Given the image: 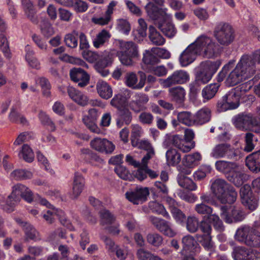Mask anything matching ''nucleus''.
Here are the masks:
<instances>
[{"label":"nucleus","mask_w":260,"mask_h":260,"mask_svg":"<svg viewBox=\"0 0 260 260\" xmlns=\"http://www.w3.org/2000/svg\"><path fill=\"white\" fill-rule=\"evenodd\" d=\"M218 45L210 37L202 35L190 44L180 54L179 62L182 67H186L196 59L197 55L211 58L217 56Z\"/></svg>","instance_id":"f257e3e1"},{"label":"nucleus","mask_w":260,"mask_h":260,"mask_svg":"<svg viewBox=\"0 0 260 260\" xmlns=\"http://www.w3.org/2000/svg\"><path fill=\"white\" fill-rule=\"evenodd\" d=\"M260 64V50L252 55H243L235 69L228 75L226 82L234 86L250 78L255 72L256 66Z\"/></svg>","instance_id":"f03ea898"},{"label":"nucleus","mask_w":260,"mask_h":260,"mask_svg":"<svg viewBox=\"0 0 260 260\" xmlns=\"http://www.w3.org/2000/svg\"><path fill=\"white\" fill-rule=\"evenodd\" d=\"M250 87L246 83L241 84L234 88L233 94L223 96L217 103L218 111L223 112L237 108L239 105L240 98L249 90Z\"/></svg>","instance_id":"7ed1b4c3"},{"label":"nucleus","mask_w":260,"mask_h":260,"mask_svg":"<svg viewBox=\"0 0 260 260\" xmlns=\"http://www.w3.org/2000/svg\"><path fill=\"white\" fill-rule=\"evenodd\" d=\"M118 43L120 50L117 51V55L120 61L124 66H132L134 64L133 59L139 55L137 45L132 41L122 40H118Z\"/></svg>","instance_id":"20e7f679"},{"label":"nucleus","mask_w":260,"mask_h":260,"mask_svg":"<svg viewBox=\"0 0 260 260\" xmlns=\"http://www.w3.org/2000/svg\"><path fill=\"white\" fill-rule=\"evenodd\" d=\"M213 35L220 45L228 46L235 39L234 30L229 23L220 22L217 23L213 31Z\"/></svg>","instance_id":"39448f33"},{"label":"nucleus","mask_w":260,"mask_h":260,"mask_svg":"<svg viewBox=\"0 0 260 260\" xmlns=\"http://www.w3.org/2000/svg\"><path fill=\"white\" fill-rule=\"evenodd\" d=\"M211 157L219 159L225 158L232 160H237L242 157L240 151L231 145L226 143L219 144L215 145L210 153Z\"/></svg>","instance_id":"423d86ee"},{"label":"nucleus","mask_w":260,"mask_h":260,"mask_svg":"<svg viewBox=\"0 0 260 260\" xmlns=\"http://www.w3.org/2000/svg\"><path fill=\"white\" fill-rule=\"evenodd\" d=\"M220 64L221 62L219 60L202 62L200 64V71L197 73L196 79L202 84L208 83Z\"/></svg>","instance_id":"0eeeda50"},{"label":"nucleus","mask_w":260,"mask_h":260,"mask_svg":"<svg viewBox=\"0 0 260 260\" xmlns=\"http://www.w3.org/2000/svg\"><path fill=\"white\" fill-rule=\"evenodd\" d=\"M189 80V75L183 70L174 72L167 78L160 79L159 82L164 88H168L176 84H182L186 83Z\"/></svg>","instance_id":"6e6552de"},{"label":"nucleus","mask_w":260,"mask_h":260,"mask_svg":"<svg viewBox=\"0 0 260 260\" xmlns=\"http://www.w3.org/2000/svg\"><path fill=\"white\" fill-rule=\"evenodd\" d=\"M220 210L221 216L227 223L241 221L245 218V214L240 208L235 207L228 208L226 206H222Z\"/></svg>","instance_id":"1a4fd4ad"},{"label":"nucleus","mask_w":260,"mask_h":260,"mask_svg":"<svg viewBox=\"0 0 260 260\" xmlns=\"http://www.w3.org/2000/svg\"><path fill=\"white\" fill-rule=\"evenodd\" d=\"M233 256L235 260H260V252L244 247L237 246L233 249Z\"/></svg>","instance_id":"9d476101"},{"label":"nucleus","mask_w":260,"mask_h":260,"mask_svg":"<svg viewBox=\"0 0 260 260\" xmlns=\"http://www.w3.org/2000/svg\"><path fill=\"white\" fill-rule=\"evenodd\" d=\"M147 16L153 20L164 21L170 17L167 13V8H160L152 2H149L145 7Z\"/></svg>","instance_id":"9b49d317"},{"label":"nucleus","mask_w":260,"mask_h":260,"mask_svg":"<svg viewBox=\"0 0 260 260\" xmlns=\"http://www.w3.org/2000/svg\"><path fill=\"white\" fill-rule=\"evenodd\" d=\"M149 101L148 96L144 93L136 92L128 104L129 108L135 113H138L146 109V104Z\"/></svg>","instance_id":"f8f14e48"},{"label":"nucleus","mask_w":260,"mask_h":260,"mask_svg":"<svg viewBox=\"0 0 260 260\" xmlns=\"http://www.w3.org/2000/svg\"><path fill=\"white\" fill-rule=\"evenodd\" d=\"M240 193L241 202L245 207L251 210L256 209L257 206V200L252 195L250 185H243L240 189Z\"/></svg>","instance_id":"ddd939ff"},{"label":"nucleus","mask_w":260,"mask_h":260,"mask_svg":"<svg viewBox=\"0 0 260 260\" xmlns=\"http://www.w3.org/2000/svg\"><path fill=\"white\" fill-rule=\"evenodd\" d=\"M149 191L147 187L136 188L134 190L127 191L125 195L126 198L134 204L138 205L142 204L147 199Z\"/></svg>","instance_id":"4468645a"},{"label":"nucleus","mask_w":260,"mask_h":260,"mask_svg":"<svg viewBox=\"0 0 260 260\" xmlns=\"http://www.w3.org/2000/svg\"><path fill=\"white\" fill-rule=\"evenodd\" d=\"M229 188V185L225 180L217 178L211 184V190L213 196L219 201H224V196Z\"/></svg>","instance_id":"2eb2a0df"},{"label":"nucleus","mask_w":260,"mask_h":260,"mask_svg":"<svg viewBox=\"0 0 260 260\" xmlns=\"http://www.w3.org/2000/svg\"><path fill=\"white\" fill-rule=\"evenodd\" d=\"M90 146L95 150L106 154L111 153L115 149V145L106 139L95 138L90 141Z\"/></svg>","instance_id":"dca6fc26"},{"label":"nucleus","mask_w":260,"mask_h":260,"mask_svg":"<svg viewBox=\"0 0 260 260\" xmlns=\"http://www.w3.org/2000/svg\"><path fill=\"white\" fill-rule=\"evenodd\" d=\"M140 74V80L138 83V78L136 74L133 72L128 73L125 75V84L129 87L134 89H140L142 88L145 84L146 75L143 72H139Z\"/></svg>","instance_id":"f3484780"},{"label":"nucleus","mask_w":260,"mask_h":260,"mask_svg":"<svg viewBox=\"0 0 260 260\" xmlns=\"http://www.w3.org/2000/svg\"><path fill=\"white\" fill-rule=\"evenodd\" d=\"M169 205V210L175 221L180 224L184 223L186 216L185 214L178 208V203L173 198L168 197L166 199Z\"/></svg>","instance_id":"a211bd4d"},{"label":"nucleus","mask_w":260,"mask_h":260,"mask_svg":"<svg viewBox=\"0 0 260 260\" xmlns=\"http://www.w3.org/2000/svg\"><path fill=\"white\" fill-rule=\"evenodd\" d=\"M70 75L71 80L78 83V85L80 87L86 86L89 82V75L81 68H74L71 70Z\"/></svg>","instance_id":"6ab92c4d"},{"label":"nucleus","mask_w":260,"mask_h":260,"mask_svg":"<svg viewBox=\"0 0 260 260\" xmlns=\"http://www.w3.org/2000/svg\"><path fill=\"white\" fill-rule=\"evenodd\" d=\"M99 114L95 109H91L88 111V115L83 118V121L90 131L95 134H100L101 130L95 124V121Z\"/></svg>","instance_id":"aec40b11"},{"label":"nucleus","mask_w":260,"mask_h":260,"mask_svg":"<svg viewBox=\"0 0 260 260\" xmlns=\"http://www.w3.org/2000/svg\"><path fill=\"white\" fill-rule=\"evenodd\" d=\"M226 178L236 186H240L247 179V175L242 172L241 168L238 165L237 169H233L228 173Z\"/></svg>","instance_id":"412c9836"},{"label":"nucleus","mask_w":260,"mask_h":260,"mask_svg":"<svg viewBox=\"0 0 260 260\" xmlns=\"http://www.w3.org/2000/svg\"><path fill=\"white\" fill-rule=\"evenodd\" d=\"M85 184V181L81 175L78 172L75 173L73 184L72 187V192L71 194V198L73 199H77L82 192Z\"/></svg>","instance_id":"4be33fe9"},{"label":"nucleus","mask_w":260,"mask_h":260,"mask_svg":"<svg viewBox=\"0 0 260 260\" xmlns=\"http://www.w3.org/2000/svg\"><path fill=\"white\" fill-rule=\"evenodd\" d=\"M246 165L253 173L260 172V150L249 154L246 158Z\"/></svg>","instance_id":"5701e85b"},{"label":"nucleus","mask_w":260,"mask_h":260,"mask_svg":"<svg viewBox=\"0 0 260 260\" xmlns=\"http://www.w3.org/2000/svg\"><path fill=\"white\" fill-rule=\"evenodd\" d=\"M253 119L248 115H238L235 116L233 119V122L238 129L247 130L252 127V123Z\"/></svg>","instance_id":"b1692460"},{"label":"nucleus","mask_w":260,"mask_h":260,"mask_svg":"<svg viewBox=\"0 0 260 260\" xmlns=\"http://www.w3.org/2000/svg\"><path fill=\"white\" fill-rule=\"evenodd\" d=\"M96 89L98 94L102 99L108 100L112 96V87L106 81L102 80H98L96 84Z\"/></svg>","instance_id":"393cba45"},{"label":"nucleus","mask_w":260,"mask_h":260,"mask_svg":"<svg viewBox=\"0 0 260 260\" xmlns=\"http://www.w3.org/2000/svg\"><path fill=\"white\" fill-rule=\"evenodd\" d=\"M211 118V110L207 108H203L198 111L194 116L195 124H203L208 122Z\"/></svg>","instance_id":"a878e982"},{"label":"nucleus","mask_w":260,"mask_h":260,"mask_svg":"<svg viewBox=\"0 0 260 260\" xmlns=\"http://www.w3.org/2000/svg\"><path fill=\"white\" fill-rule=\"evenodd\" d=\"M253 229L248 226H244L239 228L235 234V238L239 241L244 243L246 245L247 240L253 232Z\"/></svg>","instance_id":"bb28decb"},{"label":"nucleus","mask_w":260,"mask_h":260,"mask_svg":"<svg viewBox=\"0 0 260 260\" xmlns=\"http://www.w3.org/2000/svg\"><path fill=\"white\" fill-rule=\"evenodd\" d=\"M176 113L177 118L180 123L186 126H192L195 124L194 117L190 112L182 111Z\"/></svg>","instance_id":"cd10ccee"},{"label":"nucleus","mask_w":260,"mask_h":260,"mask_svg":"<svg viewBox=\"0 0 260 260\" xmlns=\"http://www.w3.org/2000/svg\"><path fill=\"white\" fill-rule=\"evenodd\" d=\"M111 35L109 31L103 29L99 32L93 40V45L94 47L99 48L103 46L106 43L109 41Z\"/></svg>","instance_id":"c85d7f7f"},{"label":"nucleus","mask_w":260,"mask_h":260,"mask_svg":"<svg viewBox=\"0 0 260 260\" xmlns=\"http://www.w3.org/2000/svg\"><path fill=\"white\" fill-rule=\"evenodd\" d=\"M169 92L172 99L177 103H181L184 101L186 94L183 87L177 86L171 88L169 90Z\"/></svg>","instance_id":"c756f323"},{"label":"nucleus","mask_w":260,"mask_h":260,"mask_svg":"<svg viewBox=\"0 0 260 260\" xmlns=\"http://www.w3.org/2000/svg\"><path fill=\"white\" fill-rule=\"evenodd\" d=\"M220 85L219 83L210 84L203 88L202 95L204 102L213 98L217 92Z\"/></svg>","instance_id":"7c9ffc66"},{"label":"nucleus","mask_w":260,"mask_h":260,"mask_svg":"<svg viewBox=\"0 0 260 260\" xmlns=\"http://www.w3.org/2000/svg\"><path fill=\"white\" fill-rule=\"evenodd\" d=\"M215 167L220 172L230 173L233 169H237L238 164L233 162L218 160L215 163Z\"/></svg>","instance_id":"2f4dec72"},{"label":"nucleus","mask_w":260,"mask_h":260,"mask_svg":"<svg viewBox=\"0 0 260 260\" xmlns=\"http://www.w3.org/2000/svg\"><path fill=\"white\" fill-rule=\"evenodd\" d=\"M157 27L167 37L169 38L174 37L177 33V29L172 23H158Z\"/></svg>","instance_id":"473e14b6"},{"label":"nucleus","mask_w":260,"mask_h":260,"mask_svg":"<svg viewBox=\"0 0 260 260\" xmlns=\"http://www.w3.org/2000/svg\"><path fill=\"white\" fill-rule=\"evenodd\" d=\"M149 38L152 43L157 46H161L165 44V38L156 30L153 26L149 27Z\"/></svg>","instance_id":"72a5a7b5"},{"label":"nucleus","mask_w":260,"mask_h":260,"mask_svg":"<svg viewBox=\"0 0 260 260\" xmlns=\"http://www.w3.org/2000/svg\"><path fill=\"white\" fill-rule=\"evenodd\" d=\"M178 183L181 187L190 191L196 190L197 188L196 184L190 178L182 174L178 176Z\"/></svg>","instance_id":"f704fd0d"},{"label":"nucleus","mask_w":260,"mask_h":260,"mask_svg":"<svg viewBox=\"0 0 260 260\" xmlns=\"http://www.w3.org/2000/svg\"><path fill=\"white\" fill-rule=\"evenodd\" d=\"M149 208L153 213H155L157 214H160L169 219L171 218L170 215L166 211L164 206L162 204L156 201L149 202Z\"/></svg>","instance_id":"c9c22d12"},{"label":"nucleus","mask_w":260,"mask_h":260,"mask_svg":"<svg viewBox=\"0 0 260 260\" xmlns=\"http://www.w3.org/2000/svg\"><path fill=\"white\" fill-rule=\"evenodd\" d=\"M132 119V113L129 110L126 109L121 111L118 116L116 120L117 125L119 127H121L124 123L126 125L129 124Z\"/></svg>","instance_id":"e433bc0d"},{"label":"nucleus","mask_w":260,"mask_h":260,"mask_svg":"<svg viewBox=\"0 0 260 260\" xmlns=\"http://www.w3.org/2000/svg\"><path fill=\"white\" fill-rule=\"evenodd\" d=\"M167 161L169 166L178 164L181 160V155L175 149L168 150L166 154Z\"/></svg>","instance_id":"4c0bfd02"},{"label":"nucleus","mask_w":260,"mask_h":260,"mask_svg":"<svg viewBox=\"0 0 260 260\" xmlns=\"http://www.w3.org/2000/svg\"><path fill=\"white\" fill-rule=\"evenodd\" d=\"M202 159V155L199 152L186 155L183 159L184 164L189 167H192L197 165Z\"/></svg>","instance_id":"58836bf2"},{"label":"nucleus","mask_w":260,"mask_h":260,"mask_svg":"<svg viewBox=\"0 0 260 260\" xmlns=\"http://www.w3.org/2000/svg\"><path fill=\"white\" fill-rule=\"evenodd\" d=\"M26 52L25 59L29 66L32 68L39 69L40 64L38 60L34 56V52L29 46L25 47Z\"/></svg>","instance_id":"ea45409f"},{"label":"nucleus","mask_w":260,"mask_h":260,"mask_svg":"<svg viewBox=\"0 0 260 260\" xmlns=\"http://www.w3.org/2000/svg\"><path fill=\"white\" fill-rule=\"evenodd\" d=\"M186 230L190 233L198 231L200 222L198 218L194 215L188 216L185 219Z\"/></svg>","instance_id":"a19ab883"},{"label":"nucleus","mask_w":260,"mask_h":260,"mask_svg":"<svg viewBox=\"0 0 260 260\" xmlns=\"http://www.w3.org/2000/svg\"><path fill=\"white\" fill-rule=\"evenodd\" d=\"M101 222L102 225L112 224L116 220V217L109 210L105 209L101 210L100 212Z\"/></svg>","instance_id":"79ce46f5"},{"label":"nucleus","mask_w":260,"mask_h":260,"mask_svg":"<svg viewBox=\"0 0 260 260\" xmlns=\"http://www.w3.org/2000/svg\"><path fill=\"white\" fill-rule=\"evenodd\" d=\"M11 177L16 180H22L29 179L32 177V173L29 171L17 169L11 173Z\"/></svg>","instance_id":"37998d69"},{"label":"nucleus","mask_w":260,"mask_h":260,"mask_svg":"<svg viewBox=\"0 0 260 260\" xmlns=\"http://www.w3.org/2000/svg\"><path fill=\"white\" fill-rule=\"evenodd\" d=\"M182 243L183 245V251L191 252L198 245L193 237L187 235L182 238Z\"/></svg>","instance_id":"c03bdc74"},{"label":"nucleus","mask_w":260,"mask_h":260,"mask_svg":"<svg viewBox=\"0 0 260 260\" xmlns=\"http://www.w3.org/2000/svg\"><path fill=\"white\" fill-rule=\"evenodd\" d=\"M157 230L170 237H173L176 235L175 232L171 227L170 223L164 219L160 222Z\"/></svg>","instance_id":"a18cd8bd"},{"label":"nucleus","mask_w":260,"mask_h":260,"mask_svg":"<svg viewBox=\"0 0 260 260\" xmlns=\"http://www.w3.org/2000/svg\"><path fill=\"white\" fill-rule=\"evenodd\" d=\"M184 142V139H182L181 137L179 135H175L166 138L164 142L163 145L164 147L168 148L171 146V144H172L174 146L179 149L182 143Z\"/></svg>","instance_id":"49530a36"},{"label":"nucleus","mask_w":260,"mask_h":260,"mask_svg":"<svg viewBox=\"0 0 260 260\" xmlns=\"http://www.w3.org/2000/svg\"><path fill=\"white\" fill-rule=\"evenodd\" d=\"M19 156L28 162H31L34 159V153L27 144L23 145L21 151L19 153Z\"/></svg>","instance_id":"de8ad7c7"},{"label":"nucleus","mask_w":260,"mask_h":260,"mask_svg":"<svg viewBox=\"0 0 260 260\" xmlns=\"http://www.w3.org/2000/svg\"><path fill=\"white\" fill-rule=\"evenodd\" d=\"M211 171V168L208 165H202L200 168L193 173L194 179L196 180H201L205 178L206 176Z\"/></svg>","instance_id":"09e8293b"},{"label":"nucleus","mask_w":260,"mask_h":260,"mask_svg":"<svg viewBox=\"0 0 260 260\" xmlns=\"http://www.w3.org/2000/svg\"><path fill=\"white\" fill-rule=\"evenodd\" d=\"M146 240L149 244L157 247L160 246L163 241L162 236L155 233L148 234L147 235Z\"/></svg>","instance_id":"8fccbe9b"},{"label":"nucleus","mask_w":260,"mask_h":260,"mask_svg":"<svg viewBox=\"0 0 260 260\" xmlns=\"http://www.w3.org/2000/svg\"><path fill=\"white\" fill-rule=\"evenodd\" d=\"M132 127L131 143L133 146H136L139 138L143 134V129L138 124H133Z\"/></svg>","instance_id":"3c124183"},{"label":"nucleus","mask_w":260,"mask_h":260,"mask_svg":"<svg viewBox=\"0 0 260 260\" xmlns=\"http://www.w3.org/2000/svg\"><path fill=\"white\" fill-rule=\"evenodd\" d=\"M194 211L200 215L209 216L213 212V209L210 206L204 203L197 204L194 207Z\"/></svg>","instance_id":"603ef678"},{"label":"nucleus","mask_w":260,"mask_h":260,"mask_svg":"<svg viewBox=\"0 0 260 260\" xmlns=\"http://www.w3.org/2000/svg\"><path fill=\"white\" fill-rule=\"evenodd\" d=\"M246 245L253 247H260V233L254 229L253 232L247 240Z\"/></svg>","instance_id":"864d4df0"},{"label":"nucleus","mask_w":260,"mask_h":260,"mask_svg":"<svg viewBox=\"0 0 260 260\" xmlns=\"http://www.w3.org/2000/svg\"><path fill=\"white\" fill-rule=\"evenodd\" d=\"M110 104L113 107L119 110H121L127 105L121 93L115 94L111 100Z\"/></svg>","instance_id":"5fc2aeb1"},{"label":"nucleus","mask_w":260,"mask_h":260,"mask_svg":"<svg viewBox=\"0 0 260 260\" xmlns=\"http://www.w3.org/2000/svg\"><path fill=\"white\" fill-rule=\"evenodd\" d=\"M198 238L199 242L205 249L211 251L213 250L214 245L212 242L210 235L199 236Z\"/></svg>","instance_id":"6e6d98bb"},{"label":"nucleus","mask_w":260,"mask_h":260,"mask_svg":"<svg viewBox=\"0 0 260 260\" xmlns=\"http://www.w3.org/2000/svg\"><path fill=\"white\" fill-rule=\"evenodd\" d=\"M78 33L74 31L72 34H69L65 36L64 41L66 45L70 48H76L78 45V40L76 37Z\"/></svg>","instance_id":"4d7b16f0"},{"label":"nucleus","mask_w":260,"mask_h":260,"mask_svg":"<svg viewBox=\"0 0 260 260\" xmlns=\"http://www.w3.org/2000/svg\"><path fill=\"white\" fill-rule=\"evenodd\" d=\"M143 61L146 64L159 63V59L149 50H145L143 54Z\"/></svg>","instance_id":"13d9d810"},{"label":"nucleus","mask_w":260,"mask_h":260,"mask_svg":"<svg viewBox=\"0 0 260 260\" xmlns=\"http://www.w3.org/2000/svg\"><path fill=\"white\" fill-rule=\"evenodd\" d=\"M11 121L15 123L24 124L26 122L25 118L18 113L16 109L12 108L9 116Z\"/></svg>","instance_id":"bf43d9fd"},{"label":"nucleus","mask_w":260,"mask_h":260,"mask_svg":"<svg viewBox=\"0 0 260 260\" xmlns=\"http://www.w3.org/2000/svg\"><path fill=\"white\" fill-rule=\"evenodd\" d=\"M36 82L42 87L43 95L46 97L49 96L51 86L48 80L44 77H40L38 79Z\"/></svg>","instance_id":"052dcab7"},{"label":"nucleus","mask_w":260,"mask_h":260,"mask_svg":"<svg viewBox=\"0 0 260 260\" xmlns=\"http://www.w3.org/2000/svg\"><path fill=\"white\" fill-rule=\"evenodd\" d=\"M39 118L41 123L44 125L48 126L51 131H54L55 130L54 123L45 112L40 111L39 114Z\"/></svg>","instance_id":"680f3d73"},{"label":"nucleus","mask_w":260,"mask_h":260,"mask_svg":"<svg viewBox=\"0 0 260 260\" xmlns=\"http://www.w3.org/2000/svg\"><path fill=\"white\" fill-rule=\"evenodd\" d=\"M42 34L47 38H49L54 34V30L50 23L47 20L42 22L41 25Z\"/></svg>","instance_id":"e2e57ef3"},{"label":"nucleus","mask_w":260,"mask_h":260,"mask_svg":"<svg viewBox=\"0 0 260 260\" xmlns=\"http://www.w3.org/2000/svg\"><path fill=\"white\" fill-rule=\"evenodd\" d=\"M237 197V192L234 189L233 187H229L227 190V192H226L224 196L225 201L224 202L222 201H220V202L222 204H232L235 202Z\"/></svg>","instance_id":"0e129e2a"},{"label":"nucleus","mask_w":260,"mask_h":260,"mask_svg":"<svg viewBox=\"0 0 260 260\" xmlns=\"http://www.w3.org/2000/svg\"><path fill=\"white\" fill-rule=\"evenodd\" d=\"M117 28L121 32L128 35L131 30V25L126 19H119L117 20Z\"/></svg>","instance_id":"69168bd1"},{"label":"nucleus","mask_w":260,"mask_h":260,"mask_svg":"<svg viewBox=\"0 0 260 260\" xmlns=\"http://www.w3.org/2000/svg\"><path fill=\"white\" fill-rule=\"evenodd\" d=\"M114 170L118 176L123 180H129L132 178L129 171L124 166H118Z\"/></svg>","instance_id":"338daca9"},{"label":"nucleus","mask_w":260,"mask_h":260,"mask_svg":"<svg viewBox=\"0 0 260 260\" xmlns=\"http://www.w3.org/2000/svg\"><path fill=\"white\" fill-rule=\"evenodd\" d=\"M56 215L58 216L60 223L71 231L74 230V228L70 221L66 218L64 213L61 210H56Z\"/></svg>","instance_id":"774afa93"}]
</instances>
